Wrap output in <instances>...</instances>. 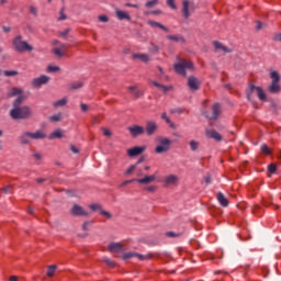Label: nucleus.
I'll list each match as a JSON object with an SVG mask.
<instances>
[{"label": "nucleus", "mask_w": 281, "mask_h": 281, "mask_svg": "<svg viewBox=\"0 0 281 281\" xmlns=\"http://www.w3.org/2000/svg\"><path fill=\"white\" fill-rule=\"evenodd\" d=\"M188 87L191 91H198L199 87H201V81L195 77H189Z\"/></svg>", "instance_id": "1a4fd4ad"}, {"label": "nucleus", "mask_w": 281, "mask_h": 281, "mask_svg": "<svg viewBox=\"0 0 281 281\" xmlns=\"http://www.w3.org/2000/svg\"><path fill=\"white\" fill-rule=\"evenodd\" d=\"M151 14H161V10L151 11Z\"/></svg>", "instance_id": "338daca9"}, {"label": "nucleus", "mask_w": 281, "mask_h": 281, "mask_svg": "<svg viewBox=\"0 0 281 281\" xmlns=\"http://www.w3.org/2000/svg\"><path fill=\"white\" fill-rule=\"evenodd\" d=\"M206 137H209V139H215V142H221V139H223V136L214 130L206 131Z\"/></svg>", "instance_id": "2eb2a0df"}, {"label": "nucleus", "mask_w": 281, "mask_h": 281, "mask_svg": "<svg viewBox=\"0 0 281 281\" xmlns=\"http://www.w3.org/2000/svg\"><path fill=\"white\" fill-rule=\"evenodd\" d=\"M56 273V266H50L47 269V276L48 278H54V274Z\"/></svg>", "instance_id": "c756f323"}, {"label": "nucleus", "mask_w": 281, "mask_h": 281, "mask_svg": "<svg viewBox=\"0 0 281 281\" xmlns=\"http://www.w3.org/2000/svg\"><path fill=\"white\" fill-rule=\"evenodd\" d=\"M159 4V0H150V1H147L145 7L146 8H155V5H158Z\"/></svg>", "instance_id": "473e14b6"}, {"label": "nucleus", "mask_w": 281, "mask_h": 281, "mask_svg": "<svg viewBox=\"0 0 281 281\" xmlns=\"http://www.w3.org/2000/svg\"><path fill=\"white\" fill-rule=\"evenodd\" d=\"M65 104H67V99H66V98H64V99H61V100H58L57 102H54V103H53V105H54L55 108L65 106Z\"/></svg>", "instance_id": "2f4dec72"}, {"label": "nucleus", "mask_w": 281, "mask_h": 281, "mask_svg": "<svg viewBox=\"0 0 281 281\" xmlns=\"http://www.w3.org/2000/svg\"><path fill=\"white\" fill-rule=\"evenodd\" d=\"M60 120H63V115L61 114H55L53 116H49V121L50 122H60Z\"/></svg>", "instance_id": "f704fd0d"}, {"label": "nucleus", "mask_w": 281, "mask_h": 281, "mask_svg": "<svg viewBox=\"0 0 281 281\" xmlns=\"http://www.w3.org/2000/svg\"><path fill=\"white\" fill-rule=\"evenodd\" d=\"M167 5L171 8V10H177V4H175V0H167Z\"/></svg>", "instance_id": "58836bf2"}, {"label": "nucleus", "mask_w": 281, "mask_h": 281, "mask_svg": "<svg viewBox=\"0 0 281 281\" xmlns=\"http://www.w3.org/2000/svg\"><path fill=\"white\" fill-rule=\"evenodd\" d=\"M47 71H60V67L56 65H49L47 66Z\"/></svg>", "instance_id": "4c0bfd02"}, {"label": "nucleus", "mask_w": 281, "mask_h": 281, "mask_svg": "<svg viewBox=\"0 0 281 281\" xmlns=\"http://www.w3.org/2000/svg\"><path fill=\"white\" fill-rule=\"evenodd\" d=\"M155 150H156L157 155H161L162 153H168V150H170V139L160 138L159 145L156 146Z\"/></svg>", "instance_id": "423d86ee"}, {"label": "nucleus", "mask_w": 281, "mask_h": 281, "mask_svg": "<svg viewBox=\"0 0 281 281\" xmlns=\"http://www.w3.org/2000/svg\"><path fill=\"white\" fill-rule=\"evenodd\" d=\"M250 93H257L259 100H267V94L265 93V90L260 87L250 86Z\"/></svg>", "instance_id": "9d476101"}, {"label": "nucleus", "mask_w": 281, "mask_h": 281, "mask_svg": "<svg viewBox=\"0 0 281 281\" xmlns=\"http://www.w3.org/2000/svg\"><path fill=\"white\" fill-rule=\"evenodd\" d=\"M45 134L43 131H36L35 133L26 132L21 136L22 144H29L30 139H44Z\"/></svg>", "instance_id": "20e7f679"}, {"label": "nucleus", "mask_w": 281, "mask_h": 281, "mask_svg": "<svg viewBox=\"0 0 281 281\" xmlns=\"http://www.w3.org/2000/svg\"><path fill=\"white\" fill-rule=\"evenodd\" d=\"M144 150H146V146L133 147L127 149V155L128 157H137L138 155H142Z\"/></svg>", "instance_id": "9b49d317"}, {"label": "nucleus", "mask_w": 281, "mask_h": 281, "mask_svg": "<svg viewBox=\"0 0 281 281\" xmlns=\"http://www.w3.org/2000/svg\"><path fill=\"white\" fill-rule=\"evenodd\" d=\"M49 82V77L47 76H41L38 78H35L32 82L33 87H41L42 85H47Z\"/></svg>", "instance_id": "ddd939ff"}, {"label": "nucleus", "mask_w": 281, "mask_h": 281, "mask_svg": "<svg viewBox=\"0 0 281 281\" xmlns=\"http://www.w3.org/2000/svg\"><path fill=\"white\" fill-rule=\"evenodd\" d=\"M60 138H63V131L60 130H56L48 136V139H60Z\"/></svg>", "instance_id": "a878e982"}, {"label": "nucleus", "mask_w": 281, "mask_h": 281, "mask_svg": "<svg viewBox=\"0 0 281 281\" xmlns=\"http://www.w3.org/2000/svg\"><path fill=\"white\" fill-rule=\"evenodd\" d=\"M182 16L190 19V0L182 1Z\"/></svg>", "instance_id": "dca6fc26"}, {"label": "nucleus", "mask_w": 281, "mask_h": 281, "mask_svg": "<svg viewBox=\"0 0 281 281\" xmlns=\"http://www.w3.org/2000/svg\"><path fill=\"white\" fill-rule=\"evenodd\" d=\"M133 256H136L137 258H139V260H146L145 256L138 255V254H131V252L123 255V258H124V260H126L128 258H133Z\"/></svg>", "instance_id": "bb28decb"}, {"label": "nucleus", "mask_w": 281, "mask_h": 281, "mask_svg": "<svg viewBox=\"0 0 281 281\" xmlns=\"http://www.w3.org/2000/svg\"><path fill=\"white\" fill-rule=\"evenodd\" d=\"M213 45H214V47H215V49H223V45L220 43V42H213Z\"/></svg>", "instance_id": "de8ad7c7"}, {"label": "nucleus", "mask_w": 281, "mask_h": 281, "mask_svg": "<svg viewBox=\"0 0 281 281\" xmlns=\"http://www.w3.org/2000/svg\"><path fill=\"white\" fill-rule=\"evenodd\" d=\"M269 172H276V165H269L268 167Z\"/></svg>", "instance_id": "864d4df0"}, {"label": "nucleus", "mask_w": 281, "mask_h": 281, "mask_svg": "<svg viewBox=\"0 0 281 281\" xmlns=\"http://www.w3.org/2000/svg\"><path fill=\"white\" fill-rule=\"evenodd\" d=\"M260 150L262 155H271L272 150L271 148H269V146L267 144H262L260 146Z\"/></svg>", "instance_id": "cd10ccee"}, {"label": "nucleus", "mask_w": 281, "mask_h": 281, "mask_svg": "<svg viewBox=\"0 0 281 281\" xmlns=\"http://www.w3.org/2000/svg\"><path fill=\"white\" fill-rule=\"evenodd\" d=\"M57 21H67V14H65V8L60 9L59 18L57 19Z\"/></svg>", "instance_id": "72a5a7b5"}, {"label": "nucleus", "mask_w": 281, "mask_h": 281, "mask_svg": "<svg viewBox=\"0 0 281 281\" xmlns=\"http://www.w3.org/2000/svg\"><path fill=\"white\" fill-rule=\"evenodd\" d=\"M102 131H103V135H104L105 137H111V130H109V128H102Z\"/></svg>", "instance_id": "09e8293b"}, {"label": "nucleus", "mask_w": 281, "mask_h": 281, "mask_svg": "<svg viewBox=\"0 0 281 281\" xmlns=\"http://www.w3.org/2000/svg\"><path fill=\"white\" fill-rule=\"evenodd\" d=\"M145 190H147V192H156L157 186H149V187L145 188Z\"/></svg>", "instance_id": "49530a36"}, {"label": "nucleus", "mask_w": 281, "mask_h": 281, "mask_svg": "<svg viewBox=\"0 0 281 281\" xmlns=\"http://www.w3.org/2000/svg\"><path fill=\"white\" fill-rule=\"evenodd\" d=\"M149 52H151V54H157V52H159V46L151 44Z\"/></svg>", "instance_id": "ea45409f"}, {"label": "nucleus", "mask_w": 281, "mask_h": 281, "mask_svg": "<svg viewBox=\"0 0 281 281\" xmlns=\"http://www.w3.org/2000/svg\"><path fill=\"white\" fill-rule=\"evenodd\" d=\"M70 150H72V153H75V154L79 153L78 148H76V146H74V145L70 146Z\"/></svg>", "instance_id": "052dcab7"}, {"label": "nucleus", "mask_w": 281, "mask_h": 281, "mask_svg": "<svg viewBox=\"0 0 281 281\" xmlns=\"http://www.w3.org/2000/svg\"><path fill=\"white\" fill-rule=\"evenodd\" d=\"M161 119L165 120L167 122V124H169L171 126V128H175V124L172 123V121H170V117H168V115L166 114V112H164L161 114Z\"/></svg>", "instance_id": "7c9ffc66"}, {"label": "nucleus", "mask_w": 281, "mask_h": 281, "mask_svg": "<svg viewBox=\"0 0 281 281\" xmlns=\"http://www.w3.org/2000/svg\"><path fill=\"white\" fill-rule=\"evenodd\" d=\"M10 190H12V186H8V187L3 188L2 192H4V194H8V192H10Z\"/></svg>", "instance_id": "3c124183"}, {"label": "nucleus", "mask_w": 281, "mask_h": 281, "mask_svg": "<svg viewBox=\"0 0 281 281\" xmlns=\"http://www.w3.org/2000/svg\"><path fill=\"white\" fill-rule=\"evenodd\" d=\"M218 115H221V105L218 103L213 104L212 114H206L209 120H217Z\"/></svg>", "instance_id": "6e6552de"}, {"label": "nucleus", "mask_w": 281, "mask_h": 281, "mask_svg": "<svg viewBox=\"0 0 281 281\" xmlns=\"http://www.w3.org/2000/svg\"><path fill=\"white\" fill-rule=\"evenodd\" d=\"M140 162H142V160H138L136 165H132V166L125 171V175H133V172H135V170L137 169V166H139Z\"/></svg>", "instance_id": "c85d7f7f"}, {"label": "nucleus", "mask_w": 281, "mask_h": 281, "mask_svg": "<svg viewBox=\"0 0 281 281\" xmlns=\"http://www.w3.org/2000/svg\"><path fill=\"white\" fill-rule=\"evenodd\" d=\"M53 52L55 56H58L59 58H63V56H65V53L63 52L61 48H55Z\"/></svg>", "instance_id": "c9c22d12"}, {"label": "nucleus", "mask_w": 281, "mask_h": 281, "mask_svg": "<svg viewBox=\"0 0 281 281\" xmlns=\"http://www.w3.org/2000/svg\"><path fill=\"white\" fill-rule=\"evenodd\" d=\"M0 76H4L5 78H10V76H16V71H3V72H0Z\"/></svg>", "instance_id": "e433bc0d"}, {"label": "nucleus", "mask_w": 281, "mask_h": 281, "mask_svg": "<svg viewBox=\"0 0 281 281\" xmlns=\"http://www.w3.org/2000/svg\"><path fill=\"white\" fill-rule=\"evenodd\" d=\"M274 41H277L278 43H281V33H277L274 35Z\"/></svg>", "instance_id": "603ef678"}, {"label": "nucleus", "mask_w": 281, "mask_h": 281, "mask_svg": "<svg viewBox=\"0 0 281 281\" xmlns=\"http://www.w3.org/2000/svg\"><path fill=\"white\" fill-rule=\"evenodd\" d=\"M270 78L272 79V83L269 87V91L270 93H278V91H280V75L273 71Z\"/></svg>", "instance_id": "39448f33"}, {"label": "nucleus", "mask_w": 281, "mask_h": 281, "mask_svg": "<svg viewBox=\"0 0 281 281\" xmlns=\"http://www.w3.org/2000/svg\"><path fill=\"white\" fill-rule=\"evenodd\" d=\"M106 265H109V267H115V262L111 261V259H105Z\"/></svg>", "instance_id": "5fc2aeb1"}, {"label": "nucleus", "mask_w": 281, "mask_h": 281, "mask_svg": "<svg viewBox=\"0 0 281 281\" xmlns=\"http://www.w3.org/2000/svg\"><path fill=\"white\" fill-rule=\"evenodd\" d=\"M80 106H81V111H83V112L89 110V105H87L85 103H81Z\"/></svg>", "instance_id": "6e6d98bb"}, {"label": "nucleus", "mask_w": 281, "mask_h": 281, "mask_svg": "<svg viewBox=\"0 0 281 281\" xmlns=\"http://www.w3.org/2000/svg\"><path fill=\"white\" fill-rule=\"evenodd\" d=\"M132 58L134 60H140V63H148L150 60V57L146 54H133Z\"/></svg>", "instance_id": "aec40b11"}, {"label": "nucleus", "mask_w": 281, "mask_h": 281, "mask_svg": "<svg viewBox=\"0 0 281 281\" xmlns=\"http://www.w3.org/2000/svg\"><path fill=\"white\" fill-rule=\"evenodd\" d=\"M217 201L223 207H227L229 205V201H227V198H225L222 192L217 193Z\"/></svg>", "instance_id": "5701e85b"}, {"label": "nucleus", "mask_w": 281, "mask_h": 281, "mask_svg": "<svg viewBox=\"0 0 281 281\" xmlns=\"http://www.w3.org/2000/svg\"><path fill=\"white\" fill-rule=\"evenodd\" d=\"M148 25H150V27H159L164 32H169L168 27H166L164 24L153 21V20L148 21Z\"/></svg>", "instance_id": "393cba45"}, {"label": "nucleus", "mask_w": 281, "mask_h": 281, "mask_svg": "<svg viewBox=\"0 0 281 281\" xmlns=\"http://www.w3.org/2000/svg\"><path fill=\"white\" fill-rule=\"evenodd\" d=\"M256 30H262V22H257Z\"/></svg>", "instance_id": "680f3d73"}, {"label": "nucleus", "mask_w": 281, "mask_h": 281, "mask_svg": "<svg viewBox=\"0 0 281 281\" xmlns=\"http://www.w3.org/2000/svg\"><path fill=\"white\" fill-rule=\"evenodd\" d=\"M175 71H194V63L186 60L183 58H178V61L173 64Z\"/></svg>", "instance_id": "7ed1b4c3"}, {"label": "nucleus", "mask_w": 281, "mask_h": 281, "mask_svg": "<svg viewBox=\"0 0 281 281\" xmlns=\"http://www.w3.org/2000/svg\"><path fill=\"white\" fill-rule=\"evenodd\" d=\"M155 179H157V176H155V175L145 176L142 179L131 180L130 183H133V181H136V183H140L142 186H146L148 183H153V181H155Z\"/></svg>", "instance_id": "0eeeda50"}, {"label": "nucleus", "mask_w": 281, "mask_h": 281, "mask_svg": "<svg viewBox=\"0 0 281 281\" xmlns=\"http://www.w3.org/2000/svg\"><path fill=\"white\" fill-rule=\"evenodd\" d=\"M179 178L175 175H169L165 178L166 186H177Z\"/></svg>", "instance_id": "f3484780"}, {"label": "nucleus", "mask_w": 281, "mask_h": 281, "mask_svg": "<svg viewBox=\"0 0 281 281\" xmlns=\"http://www.w3.org/2000/svg\"><path fill=\"white\" fill-rule=\"evenodd\" d=\"M70 30L69 29H66L65 31L60 32L59 34L61 36H67V34H69Z\"/></svg>", "instance_id": "13d9d810"}, {"label": "nucleus", "mask_w": 281, "mask_h": 281, "mask_svg": "<svg viewBox=\"0 0 281 281\" xmlns=\"http://www.w3.org/2000/svg\"><path fill=\"white\" fill-rule=\"evenodd\" d=\"M8 3V0H0V5H5Z\"/></svg>", "instance_id": "774afa93"}, {"label": "nucleus", "mask_w": 281, "mask_h": 281, "mask_svg": "<svg viewBox=\"0 0 281 281\" xmlns=\"http://www.w3.org/2000/svg\"><path fill=\"white\" fill-rule=\"evenodd\" d=\"M13 95H18V99L14 102V109L11 110L10 115L13 120H25V117H30L31 111L30 108H19V104L25 100V95H23V90L19 88H12L9 92V97L13 98Z\"/></svg>", "instance_id": "f257e3e1"}, {"label": "nucleus", "mask_w": 281, "mask_h": 281, "mask_svg": "<svg viewBox=\"0 0 281 281\" xmlns=\"http://www.w3.org/2000/svg\"><path fill=\"white\" fill-rule=\"evenodd\" d=\"M98 20H99L101 23H109V16H106V15H99V16H98Z\"/></svg>", "instance_id": "79ce46f5"}, {"label": "nucleus", "mask_w": 281, "mask_h": 281, "mask_svg": "<svg viewBox=\"0 0 281 281\" xmlns=\"http://www.w3.org/2000/svg\"><path fill=\"white\" fill-rule=\"evenodd\" d=\"M167 41H173V43H186V37L182 35H167L166 36Z\"/></svg>", "instance_id": "a211bd4d"}, {"label": "nucleus", "mask_w": 281, "mask_h": 281, "mask_svg": "<svg viewBox=\"0 0 281 281\" xmlns=\"http://www.w3.org/2000/svg\"><path fill=\"white\" fill-rule=\"evenodd\" d=\"M13 49L19 54H25V52H34V46L30 45L27 41L23 40V35H18L12 41Z\"/></svg>", "instance_id": "f03ea898"}, {"label": "nucleus", "mask_w": 281, "mask_h": 281, "mask_svg": "<svg viewBox=\"0 0 281 281\" xmlns=\"http://www.w3.org/2000/svg\"><path fill=\"white\" fill-rule=\"evenodd\" d=\"M30 12L31 14H33L34 16H38V11L36 10V8L34 5L30 7Z\"/></svg>", "instance_id": "c03bdc74"}, {"label": "nucleus", "mask_w": 281, "mask_h": 281, "mask_svg": "<svg viewBox=\"0 0 281 281\" xmlns=\"http://www.w3.org/2000/svg\"><path fill=\"white\" fill-rule=\"evenodd\" d=\"M71 213L75 214V216H87V212L78 204L74 205Z\"/></svg>", "instance_id": "6ab92c4d"}, {"label": "nucleus", "mask_w": 281, "mask_h": 281, "mask_svg": "<svg viewBox=\"0 0 281 281\" xmlns=\"http://www.w3.org/2000/svg\"><path fill=\"white\" fill-rule=\"evenodd\" d=\"M87 227H89V222L83 223L82 229L87 231Z\"/></svg>", "instance_id": "69168bd1"}, {"label": "nucleus", "mask_w": 281, "mask_h": 281, "mask_svg": "<svg viewBox=\"0 0 281 281\" xmlns=\"http://www.w3.org/2000/svg\"><path fill=\"white\" fill-rule=\"evenodd\" d=\"M122 249H123V247H122V244H120V243H111L109 245V250L114 254L122 251Z\"/></svg>", "instance_id": "4be33fe9"}, {"label": "nucleus", "mask_w": 281, "mask_h": 281, "mask_svg": "<svg viewBox=\"0 0 281 281\" xmlns=\"http://www.w3.org/2000/svg\"><path fill=\"white\" fill-rule=\"evenodd\" d=\"M115 14L119 21H131V15L126 11L115 9Z\"/></svg>", "instance_id": "f8f14e48"}, {"label": "nucleus", "mask_w": 281, "mask_h": 281, "mask_svg": "<svg viewBox=\"0 0 281 281\" xmlns=\"http://www.w3.org/2000/svg\"><path fill=\"white\" fill-rule=\"evenodd\" d=\"M90 210H92V212H98V210H99V212H100V210H102V209L100 207V204H91Z\"/></svg>", "instance_id": "37998d69"}, {"label": "nucleus", "mask_w": 281, "mask_h": 281, "mask_svg": "<svg viewBox=\"0 0 281 281\" xmlns=\"http://www.w3.org/2000/svg\"><path fill=\"white\" fill-rule=\"evenodd\" d=\"M100 214H101L102 216H104L105 218H111V217H112L111 213H109V212H106V211L100 210Z\"/></svg>", "instance_id": "a18cd8bd"}, {"label": "nucleus", "mask_w": 281, "mask_h": 281, "mask_svg": "<svg viewBox=\"0 0 281 281\" xmlns=\"http://www.w3.org/2000/svg\"><path fill=\"white\" fill-rule=\"evenodd\" d=\"M222 52H224L225 54H232V49L227 48L226 46L222 47Z\"/></svg>", "instance_id": "4d7b16f0"}, {"label": "nucleus", "mask_w": 281, "mask_h": 281, "mask_svg": "<svg viewBox=\"0 0 281 281\" xmlns=\"http://www.w3.org/2000/svg\"><path fill=\"white\" fill-rule=\"evenodd\" d=\"M128 131L133 137H137L138 135H143L144 127L139 125H133L128 127Z\"/></svg>", "instance_id": "4468645a"}, {"label": "nucleus", "mask_w": 281, "mask_h": 281, "mask_svg": "<svg viewBox=\"0 0 281 281\" xmlns=\"http://www.w3.org/2000/svg\"><path fill=\"white\" fill-rule=\"evenodd\" d=\"M190 147H191V150H196V148H199V143L196 140H191Z\"/></svg>", "instance_id": "a19ab883"}, {"label": "nucleus", "mask_w": 281, "mask_h": 281, "mask_svg": "<svg viewBox=\"0 0 281 281\" xmlns=\"http://www.w3.org/2000/svg\"><path fill=\"white\" fill-rule=\"evenodd\" d=\"M166 236H169L170 238H172V237H175L176 235H175L173 232H168V233H166Z\"/></svg>", "instance_id": "0e129e2a"}, {"label": "nucleus", "mask_w": 281, "mask_h": 281, "mask_svg": "<svg viewBox=\"0 0 281 281\" xmlns=\"http://www.w3.org/2000/svg\"><path fill=\"white\" fill-rule=\"evenodd\" d=\"M157 131V123L155 122H147L146 125V133L147 135H153V133H155Z\"/></svg>", "instance_id": "412c9836"}, {"label": "nucleus", "mask_w": 281, "mask_h": 281, "mask_svg": "<svg viewBox=\"0 0 281 281\" xmlns=\"http://www.w3.org/2000/svg\"><path fill=\"white\" fill-rule=\"evenodd\" d=\"M128 91L132 93V95H134V98H140V95H144V91L134 86L130 87Z\"/></svg>", "instance_id": "b1692460"}, {"label": "nucleus", "mask_w": 281, "mask_h": 281, "mask_svg": "<svg viewBox=\"0 0 281 281\" xmlns=\"http://www.w3.org/2000/svg\"><path fill=\"white\" fill-rule=\"evenodd\" d=\"M126 5V8H139V5H137V4H133V3H126L125 4Z\"/></svg>", "instance_id": "bf43d9fd"}, {"label": "nucleus", "mask_w": 281, "mask_h": 281, "mask_svg": "<svg viewBox=\"0 0 281 281\" xmlns=\"http://www.w3.org/2000/svg\"><path fill=\"white\" fill-rule=\"evenodd\" d=\"M2 31L8 34L10 32H12V29L10 26H2Z\"/></svg>", "instance_id": "8fccbe9b"}, {"label": "nucleus", "mask_w": 281, "mask_h": 281, "mask_svg": "<svg viewBox=\"0 0 281 281\" xmlns=\"http://www.w3.org/2000/svg\"><path fill=\"white\" fill-rule=\"evenodd\" d=\"M9 281H19V277L12 276V277H10Z\"/></svg>", "instance_id": "e2e57ef3"}]
</instances>
